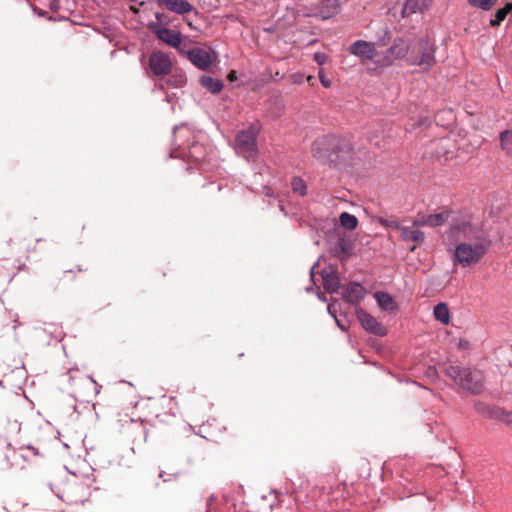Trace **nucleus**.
<instances>
[{"instance_id": "f257e3e1", "label": "nucleus", "mask_w": 512, "mask_h": 512, "mask_svg": "<svg viewBox=\"0 0 512 512\" xmlns=\"http://www.w3.org/2000/svg\"><path fill=\"white\" fill-rule=\"evenodd\" d=\"M444 243L454 247L453 264L463 268L478 264L492 246L483 227L468 220L452 223L444 233Z\"/></svg>"}, {"instance_id": "f03ea898", "label": "nucleus", "mask_w": 512, "mask_h": 512, "mask_svg": "<svg viewBox=\"0 0 512 512\" xmlns=\"http://www.w3.org/2000/svg\"><path fill=\"white\" fill-rule=\"evenodd\" d=\"M311 154L322 164L339 167L349 164L354 158L355 152L349 139L328 134L313 141Z\"/></svg>"}, {"instance_id": "7ed1b4c3", "label": "nucleus", "mask_w": 512, "mask_h": 512, "mask_svg": "<svg viewBox=\"0 0 512 512\" xmlns=\"http://www.w3.org/2000/svg\"><path fill=\"white\" fill-rule=\"evenodd\" d=\"M444 373L471 394L479 395L484 391V376L480 370L449 365L445 368Z\"/></svg>"}, {"instance_id": "20e7f679", "label": "nucleus", "mask_w": 512, "mask_h": 512, "mask_svg": "<svg viewBox=\"0 0 512 512\" xmlns=\"http://www.w3.org/2000/svg\"><path fill=\"white\" fill-rule=\"evenodd\" d=\"M435 52V44L427 36L420 37L407 58V62L410 65L419 66L427 72L436 64Z\"/></svg>"}, {"instance_id": "39448f33", "label": "nucleus", "mask_w": 512, "mask_h": 512, "mask_svg": "<svg viewBox=\"0 0 512 512\" xmlns=\"http://www.w3.org/2000/svg\"><path fill=\"white\" fill-rule=\"evenodd\" d=\"M259 129L258 124H252L247 129L239 131L235 137L236 151L246 159H253L257 155Z\"/></svg>"}, {"instance_id": "423d86ee", "label": "nucleus", "mask_w": 512, "mask_h": 512, "mask_svg": "<svg viewBox=\"0 0 512 512\" xmlns=\"http://www.w3.org/2000/svg\"><path fill=\"white\" fill-rule=\"evenodd\" d=\"M180 54L184 55L194 66L201 70L208 69L212 62L211 49L198 46H184Z\"/></svg>"}, {"instance_id": "0eeeda50", "label": "nucleus", "mask_w": 512, "mask_h": 512, "mask_svg": "<svg viewBox=\"0 0 512 512\" xmlns=\"http://www.w3.org/2000/svg\"><path fill=\"white\" fill-rule=\"evenodd\" d=\"M148 28L156 35L159 40L173 48H176L179 53L182 51L184 46H187V41L182 40L179 30L169 29L167 27H159L157 24H149Z\"/></svg>"}, {"instance_id": "6e6552de", "label": "nucleus", "mask_w": 512, "mask_h": 512, "mask_svg": "<svg viewBox=\"0 0 512 512\" xmlns=\"http://www.w3.org/2000/svg\"><path fill=\"white\" fill-rule=\"evenodd\" d=\"M149 69L155 76H168L172 71V62L170 57L162 52L155 51L149 57Z\"/></svg>"}, {"instance_id": "1a4fd4ad", "label": "nucleus", "mask_w": 512, "mask_h": 512, "mask_svg": "<svg viewBox=\"0 0 512 512\" xmlns=\"http://www.w3.org/2000/svg\"><path fill=\"white\" fill-rule=\"evenodd\" d=\"M356 315L362 327L366 331L376 336H385L387 334V329L380 322H378L375 317H373L361 307L356 309Z\"/></svg>"}, {"instance_id": "9d476101", "label": "nucleus", "mask_w": 512, "mask_h": 512, "mask_svg": "<svg viewBox=\"0 0 512 512\" xmlns=\"http://www.w3.org/2000/svg\"><path fill=\"white\" fill-rule=\"evenodd\" d=\"M350 54L359 57L362 61L373 60L377 56L375 44L364 40H357L349 47Z\"/></svg>"}, {"instance_id": "9b49d317", "label": "nucleus", "mask_w": 512, "mask_h": 512, "mask_svg": "<svg viewBox=\"0 0 512 512\" xmlns=\"http://www.w3.org/2000/svg\"><path fill=\"white\" fill-rule=\"evenodd\" d=\"M321 277L324 290L327 293L333 294L338 292L341 281L338 271L335 267L329 265L328 267L323 268L321 271Z\"/></svg>"}, {"instance_id": "f8f14e48", "label": "nucleus", "mask_w": 512, "mask_h": 512, "mask_svg": "<svg viewBox=\"0 0 512 512\" xmlns=\"http://www.w3.org/2000/svg\"><path fill=\"white\" fill-rule=\"evenodd\" d=\"M156 3L158 6L164 7L167 10L179 15H184L195 11L194 6L187 0H157Z\"/></svg>"}, {"instance_id": "ddd939ff", "label": "nucleus", "mask_w": 512, "mask_h": 512, "mask_svg": "<svg viewBox=\"0 0 512 512\" xmlns=\"http://www.w3.org/2000/svg\"><path fill=\"white\" fill-rule=\"evenodd\" d=\"M340 11L339 0H323L317 7L314 15L323 20H327L337 15Z\"/></svg>"}, {"instance_id": "4468645a", "label": "nucleus", "mask_w": 512, "mask_h": 512, "mask_svg": "<svg viewBox=\"0 0 512 512\" xmlns=\"http://www.w3.org/2000/svg\"><path fill=\"white\" fill-rule=\"evenodd\" d=\"M411 51L412 50L410 44L402 38H396L393 44L387 50L393 59H407Z\"/></svg>"}, {"instance_id": "2eb2a0df", "label": "nucleus", "mask_w": 512, "mask_h": 512, "mask_svg": "<svg viewBox=\"0 0 512 512\" xmlns=\"http://www.w3.org/2000/svg\"><path fill=\"white\" fill-rule=\"evenodd\" d=\"M365 295L364 287L357 282L350 283L344 290L343 298L351 304H358Z\"/></svg>"}, {"instance_id": "dca6fc26", "label": "nucleus", "mask_w": 512, "mask_h": 512, "mask_svg": "<svg viewBox=\"0 0 512 512\" xmlns=\"http://www.w3.org/2000/svg\"><path fill=\"white\" fill-rule=\"evenodd\" d=\"M188 157L192 162L198 165L200 169H205L204 161L207 157V150L203 144L193 142L189 146Z\"/></svg>"}, {"instance_id": "f3484780", "label": "nucleus", "mask_w": 512, "mask_h": 512, "mask_svg": "<svg viewBox=\"0 0 512 512\" xmlns=\"http://www.w3.org/2000/svg\"><path fill=\"white\" fill-rule=\"evenodd\" d=\"M353 245L346 238L340 237L334 243L332 253L341 261L346 260L352 254Z\"/></svg>"}, {"instance_id": "a211bd4d", "label": "nucleus", "mask_w": 512, "mask_h": 512, "mask_svg": "<svg viewBox=\"0 0 512 512\" xmlns=\"http://www.w3.org/2000/svg\"><path fill=\"white\" fill-rule=\"evenodd\" d=\"M13 419L8 415L0 417V431L3 430L6 434H17L21 430V420L16 411L13 413Z\"/></svg>"}, {"instance_id": "6ab92c4d", "label": "nucleus", "mask_w": 512, "mask_h": 512, "mask_svg": "<svg viewBox=\"0 0 512 512\" xmlns=\"http://www.w3.org/2000/svg\"><path fill=\"white\" fill-rule=\"evenodd\" d=\"M431 0H406L403 9L402 16L407 17L414 13H421L428 9Z\"/></svg>"}, {"instance_id": "aec40b11", "label": "nucleus", "mask_w": 512, "mask_h": 512, "mask_svg": "<svg viewBox=\"0 0 512 512\" xmlns=\"http://www.w3.org/2000/svg\"><path fill=\"white\" fill-rule=\"evenodd\" d=\"M401 238L404 241H413L415 243L421 244L425 240V234L420 229H415L409 226H403L401 229Z\"/></svg>"}, {"instance_id": "412c9836", "label": "nucleus", "mask_w": 512, "mask_h": 512, "mask_svg": "<svg viewBox=\"0 0 512 512\" xmlns=\"http://www.w3.org/2000/svg\"><path fill=\"white\" fill-rule=\"evenodd\" d=\"M474 408L477 413H479L480 415H482L486 418L496 420V417H499V413H500L499 406H491L482 401H477L474 404Z\"/></svg>"}, {"instance_id": "4be33fe9", "label": "nucleus", "mask_w": 512, "mask_h": 512, "mask_svg": "<svg viewBox=\"0 0 512 512\" xmlns=\"http://www.w3.org/2000/svg\"><path fill=\"white\" fill-rule=\"evenodd\" d=\"M199 83L203 88L212 94H218L223 89V83L221 80L215 79L208 75L201 76Z\"/></svg>"}, {"instance_id": "5701e85b", "label": "nucleus", "mask_w": 512, "mask_h": 512, "mask_svg": "<svg viewBox=\"0 0 512 512\" xmlns=\"http://www.w3.org/2000/svg\"><path fill=\"white\" fill-rule=\"evenodd\" d=\"M450 215L451 211L448 209L443 210L439 213L427 215L428 227L435 228L444 225L448 221Z\"/></svg>"}, {"instance_id": "b1692460", "label": "nucleus", "mask_w": 512, "mask_h": 512, "mask_svg": "<svg viewBox=\"0 0 512 512\" xmlns=\"http://www.w3.org/2000/svg\"><path fill=\"white\" fill-rule=\"evenodd\" d=\"M371 464L368 461H362L360 464V477L363 479L371 478V477H380L383 478V466L376 465L375 467V475L371 474Z\"/></svg>"}, {"instance_id": "393cba45", "label": "nucleus", "mask_w": 512, "mask_h": 512, "mask_svg": "<svg viewBox=\"0 0 512 512\" xmlns=\"http://www.w3.org/2000/svg\"><path fill=\"white\" fill-rule=\"evenodd\" d=\"M374 297L381 309L388 311L394 308V300L389 293L382 291L376 292Z\"/></svg>"}, {"instance_id": "a878e982", "label": "nucleus", "mask_w": 512, "mask_h": 512, "mask_svg": "<svg viewBox=\"0 0 512 512\" xmlns=\"http://www.w3.org/2000/svg\"><path fill=\"white\" fill-rule=\"evenodd\" d=\"M434 317L436 320L440 321L442 324H448L450 319V312L448 305L446 303H438L434 307L433 311Z\"/></svg>"}, {"instance_id": "bb28decb", "label": "nucleus", "mask_w": 512, "mask_h": 512, "mask_svg": "<svg viewBox=\"0 0 512 512\" xmlns=\"http://www.w3.org/2000/svg\"><path fill=\"white\" fill-rule=\"evenodd\" d=\"M512 11V2L506 3V5L502 8H499L495 12V16L490 20V25L492 27L499 26L507 17V15Z\"/></svg>"}, {"instance_id": "cd10ccee", "label": "nucleus", "mask_w": 512, "mask_h": 512, "mask_svg": "<svg viewBox=\"0 0 512 512\" xmlns=\"http://www.w3.org/2000/svg\"><path fill=\"white\" fill-rule=\"evenodd\" d=\"M295 2L291 0H280L278 3V8L287 10V14L284 16L288 20L293 22L296 18V15L299 13V10L295 7Z\"/></svg>"}, {"instance_id": "c85d7f7f", "label": "nucleus", "mask_w": 512, "mask_h": 512, "mask_svg": "<svg viewBox=\"0 0 512 512\" xmlns=\"http://www.w3.org/2000/svg\"><path fill=\"white\" fill-rule=\"evenodd\" d=\"M501 149L508 155H512V129L502 131L499 135Z\"/></svg>"}, {"instance_id": "c756f323", "label": "nucleus", "mask_w": 512, "mask_h": 512, "mask_svg": "<svg viewBox=\"0 0 512 512\" xmlns=\"http://www.w3.org/2000/svg\"><path fill=\"white\" fill-rule=\"evenodd\" d=\"M339 221L341 226L347 230H354L358 225L357 217L348 212L341 213Z\"/></svg>"}, {"instance_id": "7c9ffc66", "label": "nucleus", "mask_w": 512, "mask_h": 512, "mask_svg": "<svg viewBox=\"0 0 512 512\" xmlns=\"http://www.w3.org/2000/svg\"><path fill=\"white\" fill-rule=\"evenodd\" d=\"M291 189L294 194L299 196H305L307 194V185L305 181L299 176H294L291 179Z\"/></svg>"}, {"instance_id": "2f4dec72", "label": "nucleus", "mask_w": 512, "mask_h": 512, "mask_svg": "<svg viewBox=\"0 0 512 512\" xmlns=\"http://www.w3.org/2000/svg\"><path fill=\"white\" fill-rule=\"evenodd\" d=\"M498 0H467L468 4L474 8L489 11L497 3Z\"/></svg>"}, {"instance_id": "473e14b6", "label": "nucleus", "mask_w": 512, "mask_h": 512, "mask_svg": "<svg viewBox=\"0 0 512 512\" xmlns=\"http://www.w3.org/2000/svg\"><path fill=\"white\" fill-rule=\"evenodd\" d=\"M166 82L167 84H170L173 87L182 88L186 85L187 79L184 74L179 73L171 75Z\"/></svg>"}, {"instance_id": "72a5a7b5", "label": "nucleus", "mask_w": 512, "mask_h": 512, "mask_svg": "<svg viewBox=\"0 0 512 512\" xmlns=\"http://www.w3.org/2000/svg\"><path fill=\"white\" fill-rule=\"evenodd\" d=\"M496 420L502 421L512 427V411H506L500 407L499 417Z\"/></svg>"}, {"instance_id": "f704fd0d", "label": "nucleus", "mask_w": 512, "mask_h": 512, "mask_svg": "<svg viewBox=\"0 0 512 512\" xmlns=\"http://www.w3.org/2000/svg\"><path fill=\"white\" fill-rule=\"evenodd\" d=\"M156 23L159 27H167L171 23L170 17L165 13L155 14Z\"/></svg>"}, {"instance_id": "c9c22d12", "label": "nucleus", "mask_w": 512, "mask_h": 512, "mask_svg": "<svg viewBox=\"0 0 512 512\" xmlns=\"http://www.w3.org/2000/svg\"><path fill=\"white\" fill-rule=\"evenodd\" d=\"M413 226L414 227H424V226H428V219H427V215L426 214H423V213H418L416 215V218L414 219L413 221Z\"/></svg>"}, {"instance_id": "e433bc0d", "label": "nucleus", "mask_w": 512, "mask_h": 512, "mask_svg": "<svg viewBox=\"0 0 512 512\" xmlns=\"http://www.w3.org/2000/svg\"><path fill=\"white\" fill-rule=\"evenodd\" d=\"M381 224L385 225L387 227H391L393 229L399 230L400 232H401V229L403 228V226L398 221H395V220H392V221L381 220Z\"/></svg>"}, {"instance_id": "4c0bfd02", "label": "nucleus", "mask_w": 512, "mask_h": 512, "mask_svg": "<svg viewBox=\"0 0 512 512\" xmlns=\"http://www.w3.org/2000/svg\"><path fill=\"white\" fill-rule=\"evenodd\" d=\"M318 264H319V261H317V262H316V263L311 267V270H310V280H311L312 284H311V286L306 287V291H307V292H311V291H313V290H314V286H315V281H314V274H315V272H314V270H315V268L318 266Z\"/></svg>"}, {"instance_id": "58836bf2", "label": "nucleus", "mask_w": 512, "mask_h": 512, "mask_svg": "<svg viewBox=\"0 0 512 512\" xmlns=\"http://www.w3.org/2000/svg\"><path fill=\"white\" fill-rule=\"evenodd\" d=\"M326 60H327V56H326V54H324V53H320V52H318V53H315V54H314V61H315L318 65H320V66H321V65L325 64Z\"/></svg>"}, {"instance_id": "ea45409f", "label": "nucleus", "mask_w": 512, "mask_h": 512, "mask_svg": "<svg viewBox=\"0 0 512 512\" xmlns=\"http://www.w3.org/2000/svg\"><path fill=\"white\" fill-rule=\"evenodd\" d=\"M389 40H390V32L387 29H385L384 35L381 38H379V40H378V44L380 46H386L388 44Z\"/></svg>"}, {"instance_id": "a19ab883", "label": "nucleus", "mask_w": 512, "mask_h": 512, "mask_svg": "<svg viewBox=\"0 0 512 512\" xmlns=\"http://www.w3.org/2000/svg\"><path fill=\"white\" fill-rule=\"evenodd\" d=\"M318 74H319V79H320L321 84L325 88L330 87L331 86V82H330L329 79L326 78L324 71L321 69Z\"/></svg>"}, {"instance_id": "79ce46f5", "label": "nucleus", "mask_w": 512, "mask_h": 512, "mask_svg": "<svg viewBox=\"0 0 512 512\" xmlns=\"http://www.w3.org/2000/svg\"><path fill=\"white\" fill-rule=\"evenodd\" d=\"M458 347L460 349H463V350L469 349L470 348V342L468 340H465V339H460L459 343H458Z\"/></svg>"}, {"instance_id": "37998d69", "label": "nucleus", "mask_w": 512, "mask_h": 512, "mask_svg": "<svg viewBox=\"0 0 512 512\" xmlns=\"http://www.w3.org/2000/svg\"><path fill=\"white\" fill-rule=\"evenodd\" d=\"M436 470L437 474H435V476H437L438 478H443L450 475V473L446 472L444 468H436Z\"/></svg>"}, {"instance_id": "c03bdc74", "label": "nucleus", "mask_w": 512, "mask_h": 512, "mask_svg": "<svg viewBox=\"0 0 512 512\" xmlns=\"http://www.w3.org/2000/svg\"><path fill=\"white\" fill-rule=\"evenodd\" d=\"M82 381H83L84 383H86V384H89V385H93V384H95V381H94L91 377H88V376L83 377V378H82Z\"/></svg>"}, {"instance_id": "a18cd8bd", "label": "nucleus", "mask_w": 512, "mask_h": 512, "mask_svg": "<svg viewBox=\"0 0 512 512\" xmlns=\"http://www.w3.org/2000/svg\"><path fill=\"white\" fill-rule=\"evenodd\" d=\"M246 1L253 5H260V4H264L266 0H246Z\"/></svg>"}, {"instance_id": "49530a36", "label": "nucleus", "mask_w": 512, "mask_h": 512, "mask_svg": "<svg viewBox=\"0 0 512 512\" xmlns=\"http://www.w3.org/2000/svg\"><path fill=\"white\" fill-rule=\"evenodd\" d=\"M27 450L31 451L34 455L39 454V450L31 445L27 446Z\"/></svg>"}, {"instance_id": "de8ad7c7", "label": "nucleus", "mask_w": 512, "mask_h": 512, "mask_svg": "<svg viewBox=\"0 0 512 512\" xmlns=\"http://www.w3.org/2000/svg\"><path fill=\"white\" fill-rule=\"evenodd\" d=\"M317 296L318 298L323 301V302H326L327 301V298L326 296L322 293V292H317Z\"/></svg>"}, {"instance_id": "09e8293b", "label": "nucleus", "mask_w": 512, "mask_h": 512, "mask_svg": "<svg viewBox=\"0 0 512 512\" xmlns=\"http://www.w3.org/2000/svg\"><path fill=\"white\" fill-rule=\"evenodd\" d=\"M67 273H72V274H74V273H75V271H74L73 269H68V270H64V271H63V274H67Z\"/></svg>"}, {"instance_id": "8fccbe9b", "label": "nucleus", "mask_w": 512, "mask_h": 512, "mask_svg": "<svg viewBox=\"0 0 512 512\" xmlns=\"http://www.w3.org/2000/svg\"><path fill=\"white\" fill-rule=\"evenodd\" d=\"M168 475H170V476H174V477H178V476H180V473H178V472H175V473H168Z\"/></svg>"}, {"instance_id": "3c124183", "label": "nucleus", "mask_w": 512, "mask_h": 512, "mask_svg": "<svg viewBox=\"0 0 512 512\" xmlns=\"http://www.w3.org/2000/svg\"><path fill=\"white\" fill-rule=\"evenodd\" d=\"M426 121H427V119H424V120L419 121V125H425V124H426Z\"/></svg>"}, {"instance_id": "603ef678", "label": "nucleus", "mask_w": 512, "mask_h": 512, "mask_svg": "<svg viewBox=\"0 0 512 512\" xmlns=\"http://www.w3.org/2000/svg\"><path fill=\"white\" fill-rule=\"evenodd\" d=\"M84 269H82L80 266H77V272H82Z\"/></svg>"}, {"instance_id": "864d4df0", "label": "nucleus", "mask_w": 512, "mask_h": 512, "mask_svg": "<svg viewBox=\"0 0 512 512\" xmlns=\"http://www.w3.org/2000/svg\"><path fill=\"white\" fill-rule=\"evenodd\" d=\"M163 474H164V471H160V473H159V475H158V476H159L160 478H162V477H163Z\"/></svg>"}]
</instances>
